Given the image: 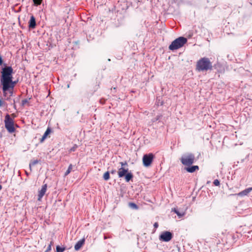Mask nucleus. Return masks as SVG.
<instances>
[{"mask_svg": "<svg viewBox=\"0 0 252 252\" xmlns=\"http://www.w3.org/2000/svg\"><path fill=\"white\" fill-rule=\"evenodd\" d=\"M118 175L119 178L125 176V180L128 182L133 178V175L131 172H128V169L126 167H121L118 169Z\"/></svg>", "mask_w": 252, "mask_h": 252, "instance_id": "4", "label": "nucleus"}, {"mask_svg": "<svg viewBox=\"0 0 252 252\" xmlns=\"http://www.w3.org/2000/svg\"><path fill=\"white\" fill-rule=\"evenodd\" d=\"M155 156L152 153L145 154L143 156L142 161L143 165L145 167H149L152 164Z\"/></svg>", "mask_w": 252, "mask_h": 252, "instance_id": "7", "label": "nucleus"}, {"mask_svg": "<svg viewBox=\"0 0 252 252\" xmlns=\"http://www.w3.org/2000/svg\"><path fill=\"white\" fill-rule=\"evenodd\" d=\"M173 237V235L171 232L169 231H164L159 237L160 240L164 242H169L170 241Z\"/></svg>", "mask_w": 252, "mask_h": 252, "instance_id": "8", "label": "nucleus"}, {"mask_svg": "<svg viewBox=\"0 0 252 252\" xmlns=\"http://www.w3.org/2000/svg\"><path fill=\"white\" fill-rule=\"evenodd\" d=\"M188 167H186L185 168V170H186L189 173H193L196 171L199 170V168L198 165H192L187 166Z\"/></svg>", "mask_w": 252, "mask_h": 252, "instance_id": "10", "label": "nucleus"}, {"mask_svg": "<svg viewBox=\"0 0 252 252\" xmlns=\"http://www.w3.org/2000/svg\"><path fill=\"white\" fill-rule=\"evenodd\" d=\"M77 148V146L76 145H74L70 149V150H69V152L70 153H71L72 152H74L76 150Z\"/></svg>", "mask_w": 252, "mask_h": 252, "instance_id": "23", "label": "nucleus"}, {"mask_svg": "<svg viewBox=\"0 0 252 252\" xmlns=\"http://www.w3.org/2000/svg\"><path fill=\"white\" fill-rule=\"evenodd\" d=\"M38 162H39V161L38 160H32L30 163V166L31 167V166H34L35 164H37Z\"/></svg>", "mask_w": 252, "mask_h": 252, "instance_id": "20", "label": "nucleus"}, {"mask_svg": "<svg viewBox=\"0 0 252 252\" xmlns=\"http://www.w3.org/2000/svg\"><path fill=\"white\" fill-rule=\"evenodd\" d=\"M4 123L5 127L9 133H12L15 132L14 121L8 114L5 116Z\"/></svg>", "mask_w": 252, "mask_h": 252, "instance_id": "6", "label": "nucleus"}, {"mask_svg": "<svg viewBox=\"0 0 252 252\" xmlns=\"http://www.w3.org/2000/svg\"><path fill=\"white\" fill-rule=\"evenodd\" d=\"M154 226L155 228H157L158 227V224L157 222H155L154 224Z\"/></svg>", "mask_w": 252, "mask_h": 252, "instance_id": "28", "label": "nucleus"}, {"mask_svg": "<svg viewBox=\"0 0 252 252\" xmlns=\"http://www.w3.org/2000/svg\"><path fill=\"white\" fill-rule=\"evenodd\" d=\"M115 172H116V170H114H114H112L111 171V174H115Z\"/></svg>", "mask_w": 252, "mask_h": 252, "instance_id": "29", "label": "nucleus"}, {"mask_svg": "<svg viewBox=\"0 0 252 252\" xmlns=\"http://www.w3.org/2000/svg\"><path fill=\"white\" fill-rule=\"evenodd\" d=\"M29 104V99H24L22 100V105L23 106H24L26 104Z\"/></svg>", "mask_w": 252, "mask_h": 252, "instance_id": "21", "label": "nucleus"}, {"mask_svg": "<svg viewBox=\"0 0 252 252\" xmlns=\"http://www.w3.org/2000/svg\"><path fill=\"white\" fill-rule=\"evenodd\" d=\"M53 245H54V242L52 240L50 242V244L48 246V247H47L46 250L45 251V252H50V251L51 250L52 246H53Z\"/></svg>", "mask_w": 252, "mask_h": 252, "instance_id": "18", "label": "nucleus"}, {"mask_svg": "<svg viewBox=\"0 0 252 252\" xmlns=\"http://www.w3.org/2000/svg\"><path fill=\"white\" fill-rule=\"evenodd\" d=\"M120 164L121 165V167H127V163L126 161L125 162H121Z\"/></svg>", "mask_w": 252, "mask_h": 252, "instance_id": "26", "label": "nucleus"}, {"mask_svg": "<svg viewBox=\"0 0 252 252\" xmlns=\"http://www.w3.org/2000/svg\"><path fill=\"white\" fill-rule=\"evenodd\" d=\"M196 69L199 71L211 70L212 69V63L208 58H202L197 61Z\"/></svg>", "mask_w": 252, "mask_h": 252, "instance_id": "2", "label": "nucleus"}, {"mask_svg": "<svg viewBox=\"0 0 252 252\" xmlns=\"http://www.w3.org/2000/svg\"><path fill=\"white\" fill-rule=\"evenodd\" d=\"M51 132V130L50 127H48L42 136V138L40 140V142L42 143L47 138V136Z\"/></svg>", "mask_w": 252, "mask_h": 252, "instance_id": "13", "label": "nucleus"}, {"mask_svg": "<svg viewBox=\"0 0 252 252\" xmlns=\"http://www.w3.org/2000/svg\"><path fill=\"white\" fill-rule=\"evenodd\" d=\"M34 3L35 5H40L41 3L42 0H33Z\"/></svg>", "mask_w": 252, "mask_h": 252, "instance_id": "24", "label": "nucleus"}, {"mask_svg": "<svg viewBox=\"0 0 252 252\" xmlns=\"http://www.w3.org/2000/svg\"><path fill=\"white\" fill-rule=\"evenodd\" d=\"M187 42V39L184 37H179L173 41L169 46V49L174 51L182 47Z\"/></svg>", "mask_w": 252, "mask_h": 252, "instance_id": "3", "label": "nucleus"}, {"mask_svg": "<svg viewBox=\"0 0 252 252\" xmlns=\"http://www.w3.org/2000/svg\"><path fill=\"white\" fill-rule=\"evenodd\" d=\"M173 211L179 216L183 217L185 215L184 212H180L176 209L174 208Z\"/></svg>", "mask_w": 252, "mask_h": 252, "instance_id": "17", "label": "nucleus"}, {"mask_svg": "<svg viewBox=\"0 0 252 252\" xmlns=\"http://www.w3.org/2000/svg\"><path fill=\"white\" fill-rule=\"evenodd\" d=\"M252 190V187L245 189L237 194L239 196L247 195Z\"/></svg>", "mask_w": 252, "mask_h": 252, "instance_id": "14", "label": "nucleus"}, {"mask_svg": "<svg viewBox=\"0 0 252 252\" xmlns=\"http://www.w3.org/2000/svg\"><path fill=\"white\" fill-rule=\"evenodd\" d=\"M213 184L216 186H219L220 185V183L219 180L216 179L214 181Z\"/></svg>", "mask_w": 252, "mask_h": 252, "instance_id": "25", "label": "nucleus"}, {"mask_svg": "<svg viewBox=\"0 0 252 252\" xmlns=\"http://www.w3.org/2000/svg\"><path fill=\"white\" fill-rule=\"evenodd\" d=\"M103 178L105 181H108L110 179V173L108 171L105 172L103 175Z\"/></svg>", "mask_w": 252, "mask_h": 252, "instance_id": "15", "label": "nucleus"}, {"mask_svg": "<svg viewBox=\"0 0 252 252\" xmlns=\"http://www.w3.org/2000/svg\"><path fill=\"white\" fill-rule=\"evenodd\" d=\"M36 27L35 18L33 15H32L29 22V27L30 29H34Z\"/></svg>", "mask_w": 252, "mask_h": 252, "instance_id": "11", "label": "nucleus"}, {"mask_svg": "<svg viewBox=\"0 0 252 252\" xmlns=\"http://www.w3.org/2000/svg\"><path fill=\"white\" fill-rule=\"evenodd\" d=\"M3 63V60L1 56L0 55V65H1Z\"/></svg>", "mask_w": 252, "mask_h": 252, "instance_id": "27", "label": "nucleus"}, {"mask_svg": "<svg viewBox=\"0 0 252 252\" xmlns=\"http://www.w3.org/2000/svg\"><path fill=\"white\" fill-rule=\"evenodd\" d=\"M2 189V186L0 185V190Z\"/></svg>", "mask_w": 252, "mask_h": 252, "instance_id": "30", "label": "nucleus"}, {"mask_svg": "<svg viewBox=\"0 0 252 252\" xmlns=\"http://www.w3.org/2000/svg\"><path fill=\"white\" fill-rule=\"evenodd\" d=\"M47 189V185L46 184H44L42 186L41 189L38 191V200L40 201L43 196L45 194Z\"/></svg>", "mask_w": 252, "mask_h": 252, "instance_id": "9", "label": "nucleus"}, {"mask_svg": "<svg viewBox=\"0 0 252 252\" xmlns=\"http://www.w3.org/2000/svg\"><path fill=\"white\" fill-rule=\"evenodd\" d=\"M129 205L130 207H131V208H132L133 209H138L137 206L134 203H130L129 204Z\"/></svg>", "mask_w": 252, "mask_h": 252, "instance_id": "22", "label": "nucleus"}, {"mask_svg": "<svg viewBox=\"0 0 252 252\" xmlns=\"http://www.w3.org/2000/svg\"><path fill=\"white\" fill-rule=\"evenodd\" d=\"M65 250V248H61L59 246L56 247V252H63Z\"/></svg>", "mask_w": 252, "mask_h": 252, "instance_id": "19", "label": "nucleus"}, {"mask_svg": "<svg viewBox=\"0 0 252 252\" xmlns=\"http://www.w3.org/2000/svg\"><path fill=\"white\" fill-rule=\"evenodd\" d=\"M180 160L185 166H190L194 163L195 158L194 154L189 153L182 156Z\"/></svg>", "mask_w": 252, "mask_h": 252, "instance_id": "5", "label": "nucleus"}, {"mask_svg": "<svg viewBox=\"0 0 252 252\" xmlns=\"http://www.w3.org/2000/svg\"><path fill=\"white\" fill-rule=\"evenodd\" d=\"M13 69L11 66H6L2 68L0 82L2 85V91L4 93L9 89H13L16 82L12 81Z\"/></svg>", "mask_w": 252, "mask_h": 252, "instance_id": "1", "label": "nucleus"}, {"mask_svg": "<svg viewBox=\"0 0 252 252\" xmlns=\"http://www.w3.org/2000/svg\"><path fill=\"white\" fill-rule=\"evenodd\" d=\"M85 239L83 238L81 240L78 241L74 246V249L76 251H78L80 248L84 245Z\"/></svg>", "mask_w": 252, "mask_h": 252, "instance_id": "12", "label": "nucleus"}, {"mask_svg": "<svg viewBox=\"0 0 252 252\" xmlns=\"http://www.w3.org/2000/svg\"><path fill=\"white\" fill-rule=\"evenodd\" d=\"M72 167H73L72 165L71 164H70L69 165L67 170L66 171V172L64 173L65 176L68 175L71 172V171L72 170Z\"/></svg>", "mask_w": 252, "mask_h": 252, "instance_id": "16", "label": "nucleus"}]
</instances>
